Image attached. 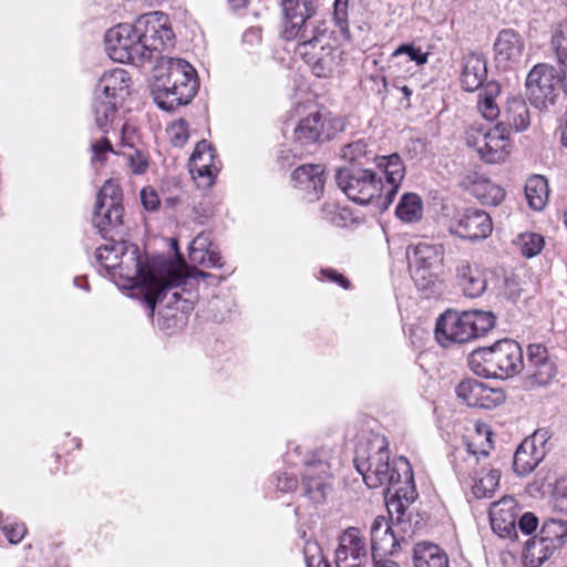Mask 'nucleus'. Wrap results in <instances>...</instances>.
<instances>
[{
    "label": "nucleus",
    "instance_id": "f257e3e1",
    "mask_svg": "<svg viewBox=\"0 0 567 567\" xmlns=\"http://www.w3.org/2000/svg\"><path fill=\"white\" fill-rule=\"evenodd\" d=\"M97 261L116 279V285L124 289H138L150 317L156 303L162 301L168 291L182 287L187 276L175 269L164 258L148 259L142 256L138 248L125 241L112 240L96 249Z\"/></svg>",
    "mask_w": 567,
    "mask_h": 567
},
{
    "label": "nucleus",
    "instance_id": "f03ea898",
    "mask_svg": "<svg viewBox=\"0 0 567 567\" xmlns=\"http://www.w3.org/2000/svg\"><path fill=\"white\" fill-rule=\"evenodd\" d=\"M284 39L298 42L296 53L311 68L318 78H328L338 68L340 51L331 43L328 24L315 17L310 1L288 0Z\"/></svg>",
    "mask_w": 567,
    "mask_h": 567
},
{
    "label": "nucleus",
    "instance_id": "7ed1b4c3",
    "mask_svg": "<svg viewBox=\"0 0 567 567\" xmlns=\"http://www.w3.org/2000/svg\"><path fill=\"white\" fill-rule=\"evenodd\" d=\"M152 94L159 109L173 111L188 104L198 89L195 69L183 59H162L156 68Z\"/></svg>",
    "mask_w": 567,
    "mask_h": 567
},
{
    "label": "nucleus",
    "instance_id": "20e7f679",
    "mask_svg": "<svg viewBox=\"0 0 567 567\" xmlns=\"http://www.w3.org/2000/svg\"><path fill=\"white\" fill-rule=\"evenodd\" d=\"M496 318L491 311L467 310L444 311L435 323V339L444 348L465 343L485 336L495 326Z\"/></svg>",
    "mask_w": 567,
    "mask_h": 567
},
{
    "label": "nucleus",
    "instance_id": "39448f33",
    "mask_svg": "<svg viewBox=\"0 0 567 567\" xmlns=\"http://www.w3.org/2000/svg\"><path fill=\"white\" fill-rule=\"evenodd\" d=\"M468 365L478 377L508 379L523 370V350L512 339L498 340L491 347L472 351Z\"/></svg>",
    "mask_w": 567,
    "mask_h": 567
},
{
    "label": "nucleus",
    "instance_id": "423d86ee",
    "mask_svg": "<svg viewBox=\"0 0 567 567\" xmlns=\"http://www.w3.org/2000/svg\"><path fill=\"white\" fill-rule=\"evenodd\" d=\"M130 83L125 70L116 68L104 73L96 87L92 104L95 125L107 132L109 124L114 120L117 109V97L127 90Z\"/></svg>",
    "mask_w": 567,
    "mask_h": 567
},
{
    "label": "nucleus",
    "instance_id": "0eeeda50",
    "mask_svg": "<svg viewBox=\"0 0 567 567\" xmlns=\"http://www.w3.org/2000/svg\"><path fill=\"white\" fill-rule=\"evenodd\" d=\"M336 181L347 197L360 205L372 204L379 209V198L385 195L381 177L370 168L357 166L337 171Z\"/></svg>",
    "mask_w": 567,
    "mask_h": 567
},
{
    "label": "nucleus",
    "instance_id": "6e6552de",
    "mask_svg": "<svg viewBox=\"0 0 567 567\" xmlns=\"http://www.w3.org/2000/svg\"><path fill=\"white\" fill-rule=\"evenodd\" d=\"M134 24L144 61L151 60L155 53H161L173 47L174 33L165 13L159 11L144 13L136 19Z\"/></svg>",
    "mask_w": 567,
    "mask_h": 567
},
{
    "label": "nucleus",
    "instance_id": "1a4fd4ad",
    "mask_svg": "<svg viewBox=\"0 0 567 567\" xmlns=\"http://www.w3.org/2000/svg\"><path fill=\"white\" fill-rule=\"evenodd\" d=\"M465 140L467 146L487 164L503 163L509 155L508 136L499 124L492 128L475 123L466 130Z\"/></svg>",
    "mask_w": 567,
    "mask_h": 567
},
{
    "label": "nucleus",
    "instance_id": "9d476101",
    "mask_svg": "<svg viewBox=\"0 0 567 567\" xmlns=\"http://www.w3.org/2000/svg\"><path fill=\"white\" fill-rule=\"evenodd\" d=\"M135 24L120 23L105 33V49L109 56L121 63L144 62Z\"/></svg>",
    "mask_w": 567,
    "mask_h": 567
},
{
    "label": "nucleus",
    "instance_id": "9b49d317",
    "mask_svg": "<svg viewBox=\"0 0 567 567\" xmlns=\"http://www.w3.org/2000/svg\"><path fill=\"white\" fill-rule=\"evenodd\" d=\"M492 230L491 216L477 208L457 210L447 223V231L451 235L468 241L483 240L492 234Z\"/></svg>",
    "mask_w": 567,
    "mask_h": 567
},
{
    "label": "nucleus",
    "instance_id": "f8f14e48",
    "mask_svg": "<svg viewBox=\"0 0 567 567\" xmlns=\"http://www.w3.org/2000/svg\"><path fill=\"white\" fill-rule=\"evenodd\" d=\"M564 83L567 91L565 68L557 70L547 63L534 65V109L545 111L553 106Z\"/></svg>",
    "mask_w": 567,
    "mask_h": 567
},
{
    "label": "nucleus",
    "instance_id": "ddd939ff",
    "mask_svg": "<svg viewBox=\"0 0 567 567\" xmlns=\"http://www.w3.org/2000/svg\"><path fill=\"white\" fill-rule=\"evenodd\" d=\"M384 458H390L388 440L382 435H373L367 441L359 442L353 463L365 482L368 474L375 473L377 466H383Z\"/></svg>",
    "mask_w": 567,
    "mask_h": 567
},
{
    "label": "nucleus",
    "instance_id": "4468645a",
    "mask_svg": "<svg viewBox=\"0 0 567 567\" xmlns=\"http://www.w3.org/2000/svg\"><path fill=\"white\" fill-rule=\"evenodd\" d=\"M368 559L365 539L360 530L355 527L347 528L339 536L336 549L337 567H365Z\"/></svg>",
    "mask_w": 567,
    "mask_h": 567
},
{
    "label": "nucleus",
    "instance_id": "2eb2a0df",
    "mask_svg": "<svg viewBox=\"0 0 567 567\" xmlns=\"http://www.w3.org/2000/svg\"><path fill=\"white\" fill-rule=\"evenodd\" d=\"M458 399L468 406L493 409L505 401V393L501 389L491 388L475 379H465L456 388Z\"/></svg>",
    "mask_w": 567,
    "mask_h": 567
},
{
    "label": "nucleus",
    "instance_id": "dca6fc26",
    "mask_svg": "<svg viewBox=\"0 0 567 567\" xmlns=\"http://www.w3.org/2000/svg\"><path fill=\"white\" fill-rule=\"evenodd\" d=\"M567 542V522L563 519H547L544 522L537 536L534 535V549L538 548L539 557L537 565L539 567L547 560L557 548Z\"/></svg>",
    "mask_w": 567,
    "mask_h": 567
},
{
    "label": "nucleus",
    "instance_id": "f3484780",
    "mask_svg": "<svg viewBox=\"0 0 567 567\" xmlns=\"http://www.w3.org/2000/svg\"><path fill=\"white\" fill-rule=\"evenodd\" d=\"M189 172L198 187L207 188L214 184L219 167L215 164L214 150L207 141L197 143L189 159Z\"/></svg>",
    "mask_w": 567,
    "mask_h": 567
},
{
    "label": "nucleus",
    "instance_id": "a211bd4d",
    "mask_svg": "<svg viewBox=\"0 0 567 567\" xmlns=\"http://www.w3.org/2000/svg\"><path fill=\"white\" fill-rule=\"evenodd\" d=\"M426 54L422 53L420 49L409 44L399 47L391 54L388 66L389 76L394 79L393 86L402 91L405 100L409 101L412 95V90L405 84L401 85V79H404L405 75L401 73L400 66L403 64H410L406 69V71H410L412 68L426 63Z\"/></svg>",
    "mask_w": 567,
    "mask_h": 567
},
{
    "label": "nucleus",
    "instance_id": "6ab92c4d",
    "mask_svg": "<svg viewBox=\"0 0 567 567\" xmlns=\"http://www.w3.org/2000/svg\"><path fill=\"white\" fill-rule=\"evenodd\" d=\"M519 512L520 508L512 496H504L492 503L488 513L492 529L501 537L517 538L515 523Z\"/></svg>",
    "mask_w": 567,
    "mask_h": 567
},
{
    "label": "nucleus",
    "instance_id": "aec40b11",
    "mask_svg": "<svg viewBox=\"0 0 567 567\" xmlns=\"http://www.w3.org/2000/svg\"><path fill=\"white\" fill-rule=\"evenodd\" d=\"M377 165L385 177L383 183L385 195L379 198V210L384 212L392 204L394 196L404 178L405 168L398 154L377 158Z\"/></svg>",
    "mask_w": 567,
    "mask_h": 567
},
{
    "label": "nucleus",
    "instance_id": "412c9836",
    "mask_svg": "<svg viewBox=\"0 0 567 567\" xmlns=\"http://www.w3.org/2000/svg\"><path fill=\"white\" fill-rule=\"evenodd\" d=\"M330 466L323 461H313L306 464L302 474L305 494L316 503L323 502L327 491L331 487Z\"/></svg>",
    "mask_w": 567,
    "mask_h": 567
},
{
    "label": "nucleus",
    "instance_id": "4be33fe9",
    "mask_svg": "<svg viewBox=\"0 0 567 567\" xmlns=\"http://www.w3.org/2000/svg\"><path fill=\"white\" fill-rule=\"evenodd\" d=\"M401 471L406 482L412 481V470L405 457L401 456L393 464L390 463V458H384L382 467L377 466L375 473L368 474L365 485L369 488L386 486V489H390L391 486H395L402 481Z\"/></svg>",
    "mask_w": 567,
    "mask_h": 567
},
{
    "label": "nucleus",
    "instance_id": "5701e85b",
    "mask_svg": "<svg viewBox=\"0 0 567 567\" xmlns=\"http://www.w3.org/2000/svg\"><path fill=\"white\" fill-rule=\"evenodd\" d=\"M523 41L514 30H502L494 43L495 60L503 69L511 68L517 63L523 54Z\"/></svg>",
    "mask_w": 567,
    "mask_h": 567
},
{
    "label": "nucleus",
    "instance_id": "b1692460",
    "mask_svg": "<svg viewBox=\"0 0 567 567\" xmlns=\"http://www.w3.org/2000/svg\"><path fill=\"white\" fill-rule=\"evenodd\" d=\"M324 169L319 164H307L297 167L292 173V181L296 187L308 194L309 200L320 197L324 186Z\"/></svg>",
    "mask_w": 567,
    "mask_h": 567
},
{
    "label": "nucleus",
    "instance_id": "393cba45",
    "mask_svg": "<svg viewBox=\"0 0 567 567\" xmlns=\"http://www.w3.org/2000/svg\"><path fill=\"white\" fill-rule=\"evenodd\" d=\"M457 285L468 298H477L483 295L487 282L483 272L472 266L467 260H460L455 268Z\"/></svg>",
    "mask_w": 567,
    "mask_h": 567
},
{
    "label": "nucleus",
    "instance_id": "a878e982",
    "mask_svg": "<svg viewBox=\"0 0 567 567\" xmlns=\"http://www.w3.org/2000/svg\"><path fill=\"white\" fill-rule=\"evenodd\" d=\"M487 78V65L482 54L468 52L463 56L461 83L465 91L474 92L483 86Z\"/></svg>",
    "mask_w": 567,
    "mask_h": 567
},
{
    "label": "nucleus",
    "instance_id": "bb28decb",
    "mask_svg": "<svg viewBox=\"0 0 567 567\" xmlns=\"http://www.w3.org/2000/svg\"><path fill=\"white\" fill-rule=\"evenodd\" d=\"M482 457L477 442H466V455L462 452L455 454L454 471L462 482L475 480L486 471V467L480 464Z\"/></svg>",
    "mask_w": 567,
    "mask_h": 567
},
{
    "label": "nucleus",
    "instance_id": "cd10ccee",
    "mask_svg": "<svg viewBox=\"0 0 567 567\" xmlns=\"http://www.w3.org/2000/svg\"><path fill=\"white\" fill-rule=\"evenodd\" d=\"M123 206L95 203L92 221L99 233L106 238L109 234L117 229L123 223Z\"/></svg>",
    "mask_w": 567,
    "mask_h": 567
},
{
    "label": "nucleus",
    "instance_id": "c85d7f7f",
    "mask_svg": "<svg viewBox=\"0 0 567 567\" xmlns=\"http://www.w3.org/2000/svg\"><path fill=\"white\" fill-rule=\"evenodd\" d=\"M324 120L321 113H310L299 121L293 131V140L301 146L315 144L320 141L323 133Z\"/></svg>",
    "mask_w": 567,
    "mask_h": 567
},
{
    "label": "nucleus",
    "instance_id": "c756f323",
    "mask_svg": "<svg viewBox=\"0 0 567 567\" xmlns=\"http://www.w3.org/2000/svg\"><path fill=\"white\" fill-rule=\"evenodd\" d=\"M415 567H450L447 555L431 543H419L413 549Z\"/></svg>",
    "mask_w": 567,
    "mask_h": 567
},
{
    "label": "nucleus",
    "instance_id": "7c9ffc66",
    "mask_svg": "<svg viewBox=\"0 0 567 567\" xmlns=\"http://www.w3.org/2000/svg\"><path fill=\"white\" fill-rule=\"evenodd\" d=\"M370 534L371 549L373 553L377 550H391L396 544L390 523L384 516H378L374 518L370 528Z\"/></svg>",
    "mask_w": 567,
    "mask_h": 567
},
{
    "label": "nucleus",
    "instance_id": "2f4dec72",
    "mask_svg": "<svg viewBox=\"0 0 567 567\" xmlns=\"http://www.w3.org/2000/svg\"><path fill=\"white\" fill-rule=\"evenodd\" d=\"M556 364L548 357L547 349L542 344H534V383L548 384L556 375Z\"/></svg>",
    "mask_w": 567,
    "mask_h": 567
},
{
    "label": "nucleus",
    "instance_id": "473e14b6",
    "mask_svg": "<svg viewBox=\"0 0 567 567\" xmlns=\"http://www.w3.org/2000/svg\"><path fill=\"white\" fill-rule=\"evenodd\" d=\"M471 192L482 204L485 205L496 206L501 204L505 197V192L499 185H496L488 178L484 177H476L472 182Z\"/></svg>",
    "mask_w": 567,
    "mask_h": 567
},
{
    "label": "nucleus",
    "instance_id": "72a5a7b5",
    "mask_svg": "<svg viewBox=\"0 0 567 567\" xmlns=\"http://www.w3.org/2000/svg\"><path fill=\"white\" fill-rule=\"evenodd\" d=\"M506 113L509 126L516 132L525 131L529 126V107L520 96L508 99Z\"/></svg>",
    "mask_w": 567,
    "mask_h": 567
},
{
    "label": "nucleus",
    "instance_id": "f704fd0d",
    "mask_svg": "<svg viewBox=\"0 0 567 567\" xmlns=\"http://www.w3.org/2000/svg\"><path fill=\"white\" fill-rule=\"evenodd\" d=\"M422 199L415 193L404 194L395 208L396 217L404 223L419 221L422 218Z\"/></svg>",
    "mask_w": 567,
    "mask_h": 567
},
{
    "label": "nucleus",
    "instance_id": "c9c22d12",
    "mask_svg": "<svg viewBox=\"0 0 567 567\" xmlns=\"http://www.w3.org/2000/svg\"><path fill=\"white\" fill-rule=\"evenodd\" d=\"M501 472L491 468L485 475H478L472 486V493L476 498H489L499 485Z\"/></svg>",
    "mask_w": 567,
    "mask_h": 567
},
{
    "label": "nucleus",
    "instance_id": "e433bc0d",
    "mask_svg": "<svg viewBox=\"0 0 567 567\" xmlns=\"http://www.w3.org/2000/svg\"><path fill=\"white\" fill-rule=\"evenodd\" d=\"M341 157L348 161L351 166L357 167L374 158L372 151L368 150V144L363 140H358L344 145L341 151Z\"/></svg>",
    "mask_w": 567,
    "mask_h": 567
},
{
    "label": "nucleus",
    "instance_id": "4c0bfd02",
    "mask_svg": "<svg viewBox=\"0 0 567 567\" xmlns=\"http://www.w3.org/2000/svg\"><path fill=\"white\" fill-rule=\"evenodd\" d=\"M550 43L560 66L565 68V76L567 79V19L554 27Z\"/></svg>",
    "mask_w": 567,
    "mask_h": 567
},
{
    "label": "nucleus",
    "instance_id": "58836bf2",
    "mask_svg": "<svg viewBox=\"0 0 567 567\" xmlns=\"http://www.w3.org/2000/svg\"><path fill=\"white\" fill-rule=\"evenodd\" d=\"M513 471L519 477L532 473V441L526 437L516 449L513 456Z\"/></svg>",
    "mask_w": 567,
    "mask_h": 567
},
{
    "label": "nucleus",
    "instance_id": "ea45409f",
    "mask_svg": "<svg viewBox=\"0 0 567 567\" xmlns=\"http://www.w3.org/2000/svg\"><path fill=\"white\" fill-rule=\"evenodd\" d=\"M470 442H477V449L480 450L481 455H483V458H486L494 447L493 432L489 425L483 422H477L475 424V434Z\"/></svg>",
    "mask_w": 567,
    "mask_h": 567
},
{
    "label": "nucleus",
    "instance_id": "a19ab883",
    "mask_svg": "<svg viewBox=\"0 0 567 567\" xmlns=\"http://www.w3.org/2000/svg\"><path fill=\"white\" fill-rule=\"evenodd\" d=\"M551 433L547 429L534 431V468L545 458L551 450Z\"/></svg>",
    "mask_w": 567,
    "mask_h": 567
},
{
    "label": "nucleus",
    "instance_id": "79ce46f5",
    "mask_svg": "<svg viewBox=\"0 0 567 567\" xmlns=\"http://www.w3.org/2000/svg\"><path fill=\"white\" fill-rule=\"evenodd\" d=\"M95 203L110 204L112 206H123L122 190L118 184L112 179L106 181L100 189Z\"/></svg>",
    "mask_w": 567,
    "mask_h": 567
},
{
    "label": "nucleus",
    "instance_id": "37998d69",
    "mask_svg": "<svg viewBox=\"0 0 567 567\" xmlns=\"http://www.w3.org/2000/svg\"><path fill=\"white\" fill-rule=\"evenodd\" d=\"M548 181L543 175L534 174V210H542L549 199Z\"/></svg>",
    "mask_w": 567,
    "mask_h": 567
},
{
    "label": "nucleus",
    "instance_id": "c03bdc74",
    "mask_svg": "<svg viewBox=\"0 0 567 567\" xmlns=\"http://www.w3.org/2000/svg\"><path fill=\"white\" fill-rule=\"evenodd\" d=\"M348 4L349 0H334L333 3V20L344 38H349L348 25Z\"/></svg>",
    "mask_w": 567,
    "mask_h": 567
},
{
    "label": "nucleus",
    "instance_id": "a18cd8bd",
    "mask_svg": "<svg viewBox=\"0 0 567 567\" xmlns=\"http://www.w3.org/2000/svg\"><path fill=\"white\" fill-rule=\"evenodd\" d=\"M189 249L190 260H198V256H205V251L213 249L210 235L206 233H199L190 243Z\"/></svg>",
    "mask_w": 567,
    "mask_h": 567
},
{
    "label": "nucleus",
    "instance_id": "49530a36",
    "mask_svg": "<svg viewBox=\"0 0 567 567\" xmlns=\"http://www.w3.org/2000/svg\"><path fill=\"white\" fill-rule=\"evenodd\" d=\"M167 133L173 145L183 146L188 140V125L185 121L181 120L172 124Z\"/></svg>",
    "mask_w": 567,
    "mask_h": 567
},
{
    "label": "nucleus",
    "instance_id": "de8ad7c7",
    "mask_svg": "<svg viewBox=\"0 0 567 567\" xmlns=\"http://www.w3.org/2000/svg\"><path fill=\"white\" fill-rule=\"evenodd\" d=\"M127 158V164L134 174H143L147 169L148 161L145 154L138 150H131L128 153H124Z\"/></svg>",
    "mask_w": 567,
    "mask_h": 567
},
{
    "label": "nucleus",
    "instance_id": "09e8293b",
    "mask_svg": "<svg viewBox=\"0 0 567 567\" xmlns=\"http://www.w3.org/2000/svg\"><path fill=\"white\" fill-rule=\"evenodd\" d=\"M523 280L517 274H509L505 277L504 293L512 300H516L523 290Z\"/></svg>",
    "mask_w": 567,
    "mask_h": 567
},
{
    "label": "nucleus",
    "instance_id": "8fccbe9b",
    "mask_svg": "<svg viewBox=\"0 0 567 567\" xmlns=\"http://www.w3.org/2000/svg\"><path fill=\"white\" fill-rule=\"evenodd\" d=\"M478 110L482 116L487 121H494L499 115V107L495 103V100L488 97H480Z\"/></svg>",
    "mask_w": 567,
    "mask_h": 567
},
{
    "label": "nucleus",
    "instance_id": "3c124183",
    "mask_svg": "<svg viewBox=\"0 0 567 567\" xmlns=\"http://www.w3.org/2000/svg\"><path fill=\"white\" fill-rule=\"evenodd\" d=\"M91 148L93 153L92 162H102L104 161L105 154L114 152L111 142L106 137L93 143Z\"/></svg>",
    "mask_w": 567,
    "mask_h": 567
},
{
    "label": "nucleus",
    "instance_id": "603ef678",
    "mask_svg": "<svg viewBox=\"0 0 567 567\" xmlns=\"http://www.w3.org/2000/svg\"><path fill=\"white\" fill-rule=\"evenodd\" d=\"M298 481L295 475L282 473L278 474L276 477V487L280 492H292L297 488Z\"/></svg>",
    "mask_w": 567,
    "mask_h": 567
},
{
    "label": "nucleus",
    "instance_id": "864d4df0",
    "mask_svg": "<svg viewBox=\"0 0 567 567\" xmlns=\"http://www.w3.org/2000/svg\"><path fill=\"white\" fill-rule=\"evenodd\" d=\"M513 244L519 249L523 256L532 258V233L519 234Z\"/></svg>",
    "mask_w": 567,
    "mask_h": 567
},
{
    "label": "nucleus",
    "instance_id": "5fc2aeb1",
    "mask_svg": "<svg viewBox=\"0 0 567 567\" xmlns=\"http://www.w3.org/2000/svg\"><path fill=\"white\" fill-rule=\"evenodd\" d=\"M221 256L215 249H210L205 251V256H198V260H192L193 262H198L205 267H221Z\"/></svg>",
    "mask_w": 567,
    "mask_h": 567
},
{
    "label": "nucleus",
    "instance_id": "6e6d98bb",
    "mask_svg": "<svg viewBox=\"0 0 567 567\" xmlns=\"http://www.w3.org/2000/svg\"><path fill=\"white\" fill-rule=\"evenodd\" d=\"M141 200L145 209L155 210L159 205V199L154 189L143 188L141 192Z\"/></svg>",
    "mask_w": 567,
    "mask_h": 567
},
{
    "label": "nucleus",
    "instance_id": "4d7b16f0",
    "mask_svg": "<svg viewBox=\"0 0 567 567\" xmlns=\"http://www.w3.org/2000/svg\"><path fill=\"white\" fill-rule=\"evenodd\" d=\"M320 274L324 279L331 282H336L344 289H348L350 287V281L342 274L338 272L334 269H321Z\"/></svg>",
    "mask_w": 567,
    "mask_h": 567
},
{
    "label": "nucleus",
    "instance_id": "13d9d810",
    "mask_svg": "<svg viewBox=\"0 0 567 567\" xmlns=\"http://www.w3.org/2000/svg\"><path fill=\"white\" fill-rule=\"evenodd\" d=\"M556 507L567 513V480L563 481L555 494Z\"/></svg>",
    "mask_w": 567,
    "mask_h": 567
},
{
    "label": "nucleus",
    "instance_id": "bf43d9fd",
    "mask_svg": "<svg viewBox=\"0 0 567 567\" xmlns=\"http://www.w3.org/2000/svg\"><path fill=\"white\" fill-rule=\"evenodd\" d=\"M501 93V85L497 82H487L478 94V97H488L495 100Z\"/></svg>",
    "mask_w": 567,
    "mask_h": 567
},
{
    "label": "nucleus",
    "instance_id": "052dcab7",
    "mask_svg": "<svg viewBox=\"0 0 567 567\" xmlns=\"http://www.w3.org/2000/svg\"><path fill=\"white\" fill-rule=\"evenodd\" d=\"M518 528L524 535H526V536L532 535V513L530 512L525 513L520 517V519L518 522Z\"/></svg>",
    "mask_w": 567,
    "mask_h": 567
},
{
    "label": "nucleus",
    "instance_id": "680f3d73",
    "mask_svg": "<svg viewBox=\"0 0 567 567\" xmlns=\"http://www.w3.org/2000/svg\"><path fill=\"white\" fill-rule=\"evenodd\" d=\"M530 546H532V537H528L526 539V542L524 543V549L522 553L524 567H532V559L528 557Z\"/></svg>",
    "mask_w": 567,
    "mask_h": 567
},
{
    "label": "nucleus",
    "instance_id": "e2e57ef3",
    "mask_svg": "<svg viewBox=\"0 0 567 567\" xmlns=\"http://www.w3.org/2000/svg\"><path fill=\"white\" fill-rule=\"evenodd\" d=\"M243 39H244V41H250V42L252 40L259 41L260 40V31H259V29L251 28V29L247 30L244 33Z\"/></svg>",
    "mask_w": 567,
    "mask_h": 567
},
{
    "label": "nucleus",
    "instance_id": "0e129e2a",
    "mask_svg": "<svg viewBox=\"0 0 567 567\" xmlns=\"http://www.w3.org/2000/svg\"><path fill=\"white\" fill-rule=\"evenodd\" d=\"M544 237L534 233V256L538 255L544 248Z\"/></svg>",
    "mask_w": 567,
    "mask_h": 567
},
{
    "label": "nucleus",
    "instance_id": "69168bd1",
    "mask_svg": "<svg viewBox=\"0 0 567 567\" xmlns=\"http://www.w3.org/2000/svg\"><path fill=\"white\" fill-rule=\"evenodd\" d=\"M395 496L398 497V501H399V502H398V504H396V509H398V511H401V509H402V507H403V503L401 502V498H402V497L405 499V502H406L408 504H409V503H411V502H413V499H414L413 491H411V496H410V497H408V496H406V494L401 495V489H396V491H395Z\"/></svg>",
    "mask_w": 567,
    "mask_h": 567
},
{
    "label": "nucleus",
    "instance_id": "338daca9",
    "mask_svg": "<svg viewBox=\"0 0 567 567\" xmlns=\"http://www.w3.org/2000/svg\"><path fill=\"white\" fill-rule=\"evenodd\" d=\"M373 567H400V566H399V564H396L395 561L390 560V559H381V560L374 559Z\"/></svg>",
    "mask_w": 567,
    "mask_h": 567
},
{
    "label": "nucleus",
    "instance_id": "774afa93",
    "mask_svg": "<svg viewBox=\"0 0 567 567\" xmlns=\"http://www.w3.org/2000/svg\"><path fill=\"white\" fill-rule=\"evenodd\" d=\"M229 4L233 7V9L238 10L241 8H246L249 3V0H228Z\"/></svg>",
    "mask_w": 567,
    "mask_h": 567
}]
</instances>
